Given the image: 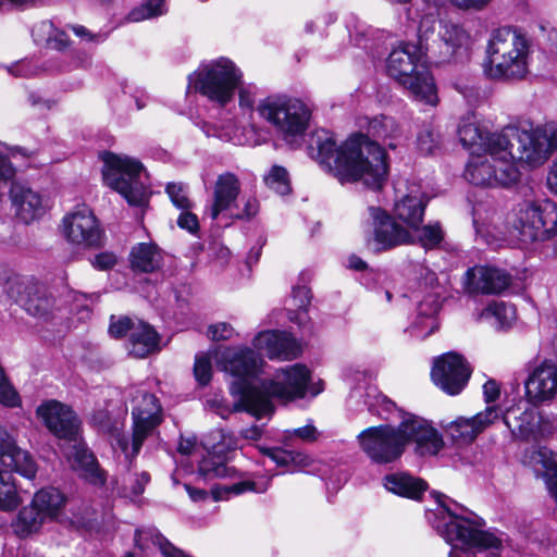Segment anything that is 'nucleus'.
Instances as JSON below:
<instances>
[{"instance_id":"f257e3e1","label":"nucleus","mask_w":557,"mask_h":557,"mask_svg":"<svg viewBox=\"0 0 557 557\" xmlns=\"http://www.w3.org/2000/svg\"><path fill=\"white\" fill-rule=\"evenodd\" d=\"M373 376V372L359 368L346 369L345 380L351 387L349 406H357L364 396L362 404L370 412L385 420L396 412L401 420L397 426L384 424L363 430L358 441L364 454L375 463H392L403 456L409 443H414L417 454L436 455L443 446L438 432L425 419L398 409L394 401L370 384Z\"/></svg>"},{"instance_id":"f03ea898","label":"nucleus","mask_w":557,"mask_h":557,"mask_svg":"<svg viewBox=\"0 0 557 557\" xmlns=\"http://www.w3.org/2000/svg\"><path fill=\"white\" fill-rule=\"evenodd\" d=\"M359 124L367 128V135L355 134L339 147L332 133L315 131L309 150L312 158L342 183L359 181L369 188L380 189L387 177V157L384 149L369 137L396 149L405 134L395 119L386 115L363 117Z\"/></svg>"},{"instance_id":"7ed1b4c3","label":"nucleus","mask_w":557,"mask_h":557,"mask_svg":"<svg viewBox=\"0 0 557 557\" xmlns=\"http://www.w3.org/2000/svg\"><path fill=\"white\" fill-rule=\"evenodd\" d=\"M216 367L235 380L231 394L238 397L234 411H247L257 419L274 412L273 399L288 403L305 397L311 379L300 363L280 368L271 379H260L263 360L250 348H225L215 357Z\"/></svg>"},{"instance_id":"20e7f679","label":"nucleus","mask_w":557,"mask_h":557,"mask_svg":"<svg viewBox=\"0 0 557 557\" xmlns=\"http://www.w3.org/2000/svg\"><path fill=\"white\" fill-rule=\"evenodd\" d=\"M487 151L470 157L465 177L473 185L496 187L516 184L518 164H543L557 148V123L548 122L530 129L507 127L486 141Z\"/></svg>"},{"instance_id":"39448f33","label":"nucleus","mask_w":557,"mask_h":557,"mask_svg":"<svg viewBox=\"0 0 557 557\" xmlns=\"http://www.w3.org/2000/svg\"><path fill=\"white\" fill-rule=\"evenodd\" d=\"M440 511L434 528L453 548L448 557H500L503 541L483 530L484 520L448 496L435 493Z\"/></svg>"},{"instance_id":"423d86ee","label":"nucleus","mask_w":557,"mask_h":557,"mask_svg":"<svg viewBox=\"0 0 557 557\" xmlns=\"http://www.w3.org/2000/svg\"><path fill=\"white\" fill-rule=\"evenodd\" d=\"M36 413L55 437L66 443L64 454L72 467L90 483L103 484L106 478L82 438V422L75 411L65 404L50 399L40 404Z\"/></svg>"},{"instance_id":"0eeeda50","label":"nucleus","mask_w":557,"mask_h":557,"mask_svg":"<svg viewBox=\"0 0 557 557\" xmlns=\"http://www.w3.org/2000/svg\"><path fill=\"white\" fill-rule=\"evenodd\" d=\"M532 41L519 28L494 29L486 44L484 71L490 78L522 81L530 73Z\"/></svg>"},{"instance_id":"6e6552de","label":"nucleus","mask_w":557,"mask_h":557,"mask_svg":"<svg viewBox=\"0 0 557 557\" xmlns=\"http://www.w3.org/2000/svg\"><path fill=\"white\" fill-rule=\"evenodd\" d=\"M425 53L422 47L416 44L399 45L392 50L386 60L387 73L407 89L414 100L436 106L438 97L433 76L421 63Z\"/></svg>"},{"instance_id":"1a4fd4ad","label":"nucleus","mask_w":557,"mask_h":557,"mask_svg":"<svg viewBox=\"0 0 557 557\" xmlns=\"http://www.w3.org/2000/svg\"><path fill=\"white\" fill-rule=\"evenodd\" d=\"M102 175L106 185L119 193L129 206L145 207L150 197L143 163L126 154L104 151Z\"/></svg>"},{"instance_id":"9d476101","label":"nucleus","mask_w":557,"mask_h":557,"mask_svg":"<svg viewBox=\"0 0 557 557\" xmlns=\"http://www.w3.org/2000/svg\"><path fill=\"white\" fill-rule=\"evenodd\" d=\"M256 110L287 143L306 133L312 113L308 103L286 94L267 96L259 101Z\"/></svg>"},{"instance_id":"9b49d317","label":"nucleus","mask_w":557,"mask_h":557,"mask_svg":"<svg viewBox=\"0 0 557 557\" xmlns=\"http://www.w3.org/2000/svg\"><path fill=\"white\" fill-rule=\"evenodd\" d=\"M243 72L226 58L202 64L188 76L187 92L194 89L221 107L233 100Z\"/></svg>"},{"instance_id":"f8f14e48","label":"nucleus","mask_w":557,"mask_h":557,"mask_svg":"<svg viewBox=\"0 0 557 557\" xmlns=\"http://www.w3.org/2000/svg\"><path fill=\"white\" fill-rule=\"evenodd\" d=\"M512 226L522 244L549 240L557 235V205L550 200L523 201L515 209Z\"/></svg>"},{"instance_id":"ddd939ff","label":"nucleus","mask_w":557,"mask_h":557,"mask_svg":"<svg viewBox=\"0 0 557 557\" xmlns=\"http://www.w3.org/2000/svg\"><path fill=\"white\" fill-rule=\"evenodd\" d=\"M533 404L519 401L506 409L502 408L500 418L512 436L521 441L539 440L554 430L553 424L544 419Z\"/></svg>"},{"instance_id":"4468645a","label":"nucleus","mask_w":557,"mask_h":557,"mask_svg":"<svg viewBox=\"0 0 557 557\" xmlns=\"http://www.w3.org/2000/svg\"><path fill=\"white\" fill-rule=\"evenodd\" d=\"M109 334L113 338L128 336V351L136 358H145L159 350L160 336L157 331L141 320L133 319L129 315H122L112 321L109 326Z\"/></svg>"},{"instance_id":"2eb2a0df","label":"nucleus","mask_w":557,"mask_h":557,"mask_svg":"<svg viewBox=\"0 0 557 557\" xmlns=\"http://www.w3.org/2000/svg\"><path fill=\"white\" fill-rule=\"evenodd\" d=\"M372 220V234L367 238L369 250L379 253L395 247L411 244L414 237L411 232L398 225L384 210L377 207H369Z\"/></svg>"},{"instance_id":"dca6fc26","label":"nucleus","mask_w":557,"mask_h":557,"mask_svg":"<svg viewBox=\"0 0 557 557\" xmlns=\"http://www.w3.org/2000/svg\"><path fill=\"white\" fill-rule=\"evenodd\" d=\"M133 403L132 457H136L146 437L161 423L162 408L158 398L145 391H137Z\"/></svg>"},{"instance_id":"f3484780","label":"nucleus","mask_w":557,"mask_h":557,"mask_svg":"<svg viewBox=\"0 0 557 557\" xmlns=\"http://www.w3.org/2000/svg\"><path fill=\"white\" fill-rule=\"evenodd\" d=\"M62 234L69 243L86 248L100 246L103 236L98 220L86 206H79L64 215Z\"/></svg>"},{"instance_id":"a211bd4d","label":"nucleus","mask_w":557,"mask_h":557,"mask_svg":"<svg viewBox=\"0 0 557 557\" xmlns=\"http://www.w3.org/2000/svg\"><path fill=\"white\" fill-rule=\"evenodd\" d=\"M470 375L469 364L456 352L436 358L431 370L433 383L448 395H458L466 387Z\"/></svg>"},{"instance_id":"6ab92c4d","label":"nucleus","mask_w":557,"mask_h":557,"mask_svg":"<svg viewBox=\"0 0 557 557\" xmlns=\"http://www.w3.org/2000/svg\"><path fill=\"white\" fill-rule=\"evenodd\" d=\"M510 283L511 276L506 271L487 265L469 268L462 276V288L468 295L500 294Z\"/></svg>"},{"instance_id":"aec40b11","label":"nucleus","mask_w":557,"mask_h":557,"mask_svg":"<svg viewBox=\"0 0 557 557\" xmlns=\"http://www.w3.org/2000/svg\"><path fill=\"white\" fill-rule=\"evenodd\" d=\"M502 414L499 406H486L473 417H458L445 426L451 440L459 445L472 443L481 433L497 422Z\"/></svg>"},{"instance_id":"412c9836","label":"nucleus","mask_w":557,"mask_h":557,"mask_svg":"<svg viewBox=\"0 0 557 557\" xmlns=\"http://www.w3.org/2000/svg\"><path fill=\"white\" fill-rule=\"evenodd\" d=\"M30 503L40 511L49 523L58 522L67 528L79 530L87 527L84 518H69L65 512L67 498L64 493L55 487H44L37 491Z\"/></svg>"},{"instance_id":"4be33fe9","label":"nucleus","mask_w":557,"mask_h":557,"mask_svg":"<svg viewBox=\"0 0 557 557\" xmlns=\"http://www.w3.org/2000/svg\"><path fill=\"white\" fill-rule=\"evenodd\" d=\"M525 397L530 404L552 401L557 396V366L543 361L536 366L524 381Z\"/></svg>"},{"instance_id":"5701e85b","label":"nucleus","mask_w":557,"mask_h":557,"mask_svg":"<svg viewBox=\"0 0 557 557\" xmlns=\"http://www.w3.org/2000/svg\"><path fill=\"white\" fill-rule=\"evenodd\" d=\"M253 346L272 360H293L301 354V346L289 333L269 330L253 338Z\"/></svg>"},{"instance_id":"b1692460","label":"nucleus","mask_w":557,"mask_h":557,"mask_svg":"<svg viewBox=\"0 0 557 557\" xmlns=\"http://www.w3.org/2000/svg\"><path fill=\"white\" fill-rule=\"evenodd\" d=\"M240 189V181L234 173L220 174L213 186L212 202L208 208L210 218L216 220L221 214L228 216L231 211L237 208Z\"/></svg>"},{"instance_id":"393cba45","label":"nucleus","mask_w":557,"mask_h":557,"mask_svg":"<svg viewBox=\"0 0 557 557\" xmlns=\"http://www.w3.org/2000/svg\"><path fill=\"white\" fill-rule=\"evenodd\" d=\"M10 198L16 216L26 224L40 219L47 210L42 196L23 183L12 184Z\"/></svg>"},{"instance_id":"a878e982","label":"nucleus","mask_w":557,"mask_h":557,"mask_svg":"<svg viewBox=\"0 0 557 557\" xmlns=\"http://www.w3.org/2000/svg\"><path fill=\"white\" fill-rule=\"evenodd\" d=\"M0 462L11 471L33 480L37 466L28 451L16 446L15 440L0 425Z\"/></svg>"},{"instance_id":"bb28decb","label":"nucleus","mask_w":557,"mask_h":557,"mask_svg":"<svg viewBox=\"0 0 557 557\" xmlns=\"http://www.w3.org/2000/svg\"><path fill=\"white\" fill-rule=\"evenodd\" d=\"M442 61L456 60L468 54L470 37L459 25L443 22L440 25L438 39L433 41Z\"/></svg>"},{"instance_id":"cd10ccee","label":"nucleus","mask_w":557,"mask_h":557,"mask_svg":"<svg viewBox=\"0 0 557 557\" xmlns=\"http://www.w3.org/2000/svg\"><path fill=\"white\" fill-rule=\"evenodd\" d=\"M429 202L426 195L418 187L403 196L394 207L395 216L407 225L409 231H418L423 221L424 210Z\"/></svg>"},{"instance_id":"c85d7f7f","label":"nucleus","mask_w":557,"mask_h":557,"mask_svg":"<svg viewBox=\"0 0 557 557\" xmlns=\"http://www.w3.org/2000/svg\"><path fill=\"white\" fill-rule=\"evenodd\" d=\"M91 423L99 432L113 438L112 445L119 447L126 459L133 458L132 438L122 432L123 423L119 418L113 417L108 409H99L92 413Z\"/></svg>"},{"instance_id":"c756f323","label":"nucleus","mask_w":557,"mask_h":557,"mask_svg":"<svg viewBox=\"0 0 557 557\" xmlns=\"http://www.w3.org/2000/svg\"><path fill=\"white\" fill-rule=\"evenodd\" d=\"M10 294H16L15 302L27 313H45L48 310L49 299L35 284L15 282L10 286Z\"/></svg>"},{"instance_id":"7c9ffc66","label":"nucleus","mask_w":557,"mask_h":557,"mask_svg":"<svg viewBox=\"0 0 557 557\" xmlns=\"http://www.w3.org/2000/svg\"><path fill=\"white\" fill-rule=\"evenodd\" d=\"M384 486L396 495L419 499L426 490V483L405 472L387 474L384 478Z\"/></svg>"},{"instance_id":"2f4dec72","label":"nucleus","mask_w":557,"mask_h":557,"mask_svg":"<svg viewBox=\"0 0 557 557\" xmlns=\"http://www.w3.org/2000/svg\"><path fill=\"white\" fill-rule=\"evenodd\" d=\"M48 523L40 511L29 503V505L20 509L16 517L12 520L11 527L16 536L26 539L39 533Z\"/></svg>"},{"instance_id":"473e14b6","label":"nucleus","mask_w":557,"mask_h":557,"mask_svg":"<svg viewBox=\"0 0 557 557\" xmlns=\"http://www.w3.org/2000/svg\"><path fill=\"white\" fill-rule=\"evenodd\" d=\"M129 263L135 271L153 272L162 263L161 251L153 243H139L129 252Z\"/></svg>"},{"instance_id":"72a5a7b5","label":"nucleus","mask_w":557,"mask_h":557,"mask_svg":"<svg viewBox=\"0 0 557 557\" xmlns=\"http://www.w3.org/2000/svg\"><path fill=\"white\" fill-rule=\"evenodd\" d=\"M493 134L483 133L475 123L471 122H463L458 128L460 143L470 150L471 156L487 151L486 141Z\"/></svg>"},{"instance_id":"f704fd0d","label":"nucleus","mask_w":557,"mask_h":557,"mask_svg":"<svg viewBox=\"0 0 557 557\" xmlns=\"http://www.w3.org/2000/svg\"><path fill=\"white\" fill-rule=\"evenodd\" d=\"M270 481L260 483L251 480H242L232 484H220L211 488L214 500H227L231 496L240 495L246 492L264 493L269 488Z\"/></svg>"},{"instance_id":"c9c22d12","label":"nucleus","mask_w":557,"mask_h":557,"mask_svg":"<svg viewBox=\"0 0 557 557\" xmlns=\"http://www.w3.org/2000/svg\"><path fill=\"white\" fill-rule=\"evenodd\" d=\"M33 36L37 41L51 44L53 48L61 50L69 44V36L54 27L52 22L42 21L33 27Z\"/></svg>"},{"instance_id":"e433bc0d","label":"nucleus","mask_w":557,"mask_h":557,"mask_svg":"<svg viewBox=\"0 0 557 557\" xmlns=\"http://www.w3.org/2000/svg\"><path fill=\"white\" fill-rule=\"evenodd\" d=\"M443 144L440 131L431 124L423 125L417 134L416 147L420 154L436 153Z\"/></svg>"},{"instance_id":"4c0bfd02","label":"nucleus","mask_w":557,"mask_h":557,"mask_svg":"<svg viewBox=\"0 0 557 557\" xmlns=\"http://www.w3.org/2000/svg\"><path fill=\"white\" fill-rule=\"evenodd\" d=\"M208 136H216L223 141H228L234 145H256L257 140L251 139L250 136H248V131L239 128L233 121H228L226 124H224L219 129H211L206 131Z\"/></svg>"},{"instance_id":"58836bf2","label":"nucleus","mask_w":557,"mask_h":557,"mask_svg":"<svg viewBox=\"0 0 557 557\" xmlns=\"http://www.w3.org/2000/svg\"><path fill=\"white\" fill-rule=\"evenodd\" d=\"M438 315H412L405 332L414 339H424L440 329Z\"/></svg>"},{"instance_id":"ea45409f","label":"nucleus","mask_w":557,"mask_h":557,"mask_svg":"<svg viewBox=\"0 0 557 557\" xmlns=\"http://www.w3.org/2000/svg\"><path fill=\"white\" fill-rule=\"evenodd\" d=\"M479 322L486 324L496 333L523 331L524 329L518 315H479Z\"/></svg>"},{"instance_id":"a19ab883","label":"nucleus","mask_w":557,"mask_h":557,"mask_svg":"<svg viewBox=\"0 0 557 557\" xmlns=\"http://www.w3.org/2000/svg\"><path fill=\"white\" fill-rule=\"evenodd\" d=\"M166 12L165 0H146L141 5L134 8L127 16L129 22H140L162 15Z\"/></svg>"},{"instance_id":"79ce46f5","label":"nucleus","mask_w":557,"mask_h":557,"mask_svg":"<svg viewBox=\"0 0 557 557\" xmlns=\"http://www.w3.org/2000/svg\"><path fill=\"white\" fill-rule=\"evenodd\" d=\"M263 181L265 185L278 195H287L290 191L289 176L285 168L273 165Z\"/></svg>"},{"instance_id":"37998d69","label":"nucleus","mask_w":557,"mask_h":557,"mask_svg":"<svg viewBox=\"0 0 557 557\" xmlns=\"http://www.w3.org/2000/svg\"><path fill=\"white\" fill-rule=\"evenodd\" d=\"M262 451L265 457L281 467L289 466L292 463L297 466L306 465L305 460L307 457L293 450H285L282 448H264Z\"/></svg>"},{"instance_id":"c03bdc74","label":"nucleus","mask_w":557,"mask_h":557,"mask_svg":"<svg viewBox=\"0 0 557 557\" xmlns=\"http://www.w3.org/2000/svg\"><path fill=\"white\" fill-rule=\"evenodd\" d=\"M18 504L20 497L14 483L10 481L9 476L5 478L0 472V510H13L18 506Z\"/></svg>"},{"instance_id":"a18cd8bd","label":"nucleus","mask_w":557,"mask_h":557,"mask_svg":"<svg viewBox=\"0 0 557 557\" xmlns=\"http://www.w3.org/2000/svg\"><path fill=\"white\" fill-rule=\"evenodd\" d=\"M0 404L15 408L21 406V397L8 380L4 370L0 367Z\"/></svg>"},{"instance_id":"49530a36","label":"nucleus","mask_w":557,"mask_h":557,"mask_svg":"<svg viewBox=\"0 0 557 557\" xmlns=\"http://www.w3.org/2000/svg\"><path fill=\"white\" fill-rule=\"evenodd\" d=\"M236 90L238 91L239 108L251 111L255 108L258 87L252 83H245L243 78H240V83L236 86Z\"/></svg>"},{"instance_id":"de8ad7c7","label":"nucleus","mask_w":557,"mask_h":557,"mask_svg":"<svg viewBox=\"0 0 557 557\" xmlns=\"http://www.w3.org/2000/svg\"><path fill=\"white\" fill-rule=\"evenodd\" d=\"M419 242L424 248H434L443 240V231L438 223L424 225L419 227Z\"/></svg>"},{"instance_id":"09e8293b","label":"nucleus","mask_w":557,"mask_h":557,"mask_svg":"<svg viewBox=\"0 0 557 557\" xmlns=\"http://www.w3.org/2000/svg\"><path fill=\"white\" fill-rule=\"evenodd\" d=\"M166 194L169 195L172 203L180 210H188L191 208V202L187 196L186 186L182 183H169L166 185Z\"/></svg>"},{"instance_id":"8fccbe9b","label":"nucleus","mask_w":557,"mask_h":557,"mask_svg":"<svg viewBox=\"0 0 557 557\" xmlns=\"http://www.w3.org/2000/svg\"><path fill=\"white\" fill-rule=\"evenodd\" d=\"M199 471L200 473L208 478V476H218V478H226L232 476L235 472L234 469L228 467L226 463L223 462H214L211 459H202L199 462Z\"/></svg>"},{"instance_id":"3c124183","label":"nucleus","mask_w":557,"mask_h":557,"mask_svg":"<svg viewBox=\"0 0 557 557\" xmlns=\"http://www.w3.org/2000/svg\"><path fill=\"white\" fill-rule=\"evenodd\" d=\"M436 17L433 14L425 15L421 18L418 34H419V45L418 47H422V50L428 52L429 50H435L434 44L432 46L429 45V35L433 34L435 30Z\"/></svg>"},{"instance_id":"603ef678","label":"nucleus","mask_w":557,"mask_h":557,"mask_svg":"<svg viewBox=\"0 0 557 557\" xmlns=\"http://www.w3.org/2000/svg\"><path fill=\"white\" fill-rule=\"evenodd\" d=\"M347 29L356 45H362L363 40H366L371 33V28L355 16H350L347 21Z\"/></svg>"},{"instance_id":"864d4df0","label":"nucleus","mask_w":557,"mask_h":557,"mask_svg":"<svg viewBox=\"0 0 557 557\" xmlns=\"http://www.w3.org/2000/svg\"><path fill=\"white\" fill-rule=\"evenodd\" d=\"M196 380L206 385L210 382L212 375L211 361L207 356H197L194 366Z\"/></svg>"},{"instance_id":"5fc2aeb1","label":"nucleus","mask_w":557,"mask_h":557,"mask_svg":"<svg viewBox=\"0 0 557 557\" xmlns=\"http://www.w3.org/2000/svg\"><path fill=\"white\" fill-rule=\"evenodd\" d=\"M234 334V329L231 324L225 322H220L215 324H211L207 330V336L211 341H227L232 338Z\"/></svg>"},{"instance_id":"6e6d98bb","label":"nucleus","mask_w":557,"mask_h":557,"mask_svg":"<svg viewBox=\"0 0 557 557\" xmlns=\"http://www.w3.org/2000/svg\"><path fill=\"white\" fill-rule=\"evenodd\" d=\"M311 292L307 286H297L293 289V301L297 311L307 312L311 302Z\"/></svg>"},{"instance_id":"4d7b16f0","label":"nucleus","mask_w":557,"mask_h":557,"mask_svg":"<svg viewBox=\"0 0 557 557\" xmlns=\"http://www.w3.org/2000/svg\"><path fill=\"white\" fill-rule=\"evenodd\" d=\"M259 211V202L256 197H247L244 203V208L239 211L234 212V210L231 211L228 214V218L231 219H251L253 218Z\"/></svg>"},{"instance_id":"13d9d810","label":"nucleus","mask_w":557,"mask_h":557,"mask_svg":"<svg viewBox=\"0 0 557 557\" xmlns=\"http://www.w3.org/2000/svg\"><path fill=\"white\" fill-rule=\"evenodd\" d=\"M287 437H298L304 442H313L317 440L318 431L313 426V424L309 423L301 428L287 430L286 431Z\"/></svg>"},{"instance_id":"bf43d9fd","label":"nucleus","mask_w":557,"mask_h":557,"mask_svg":"<svg viewBox=\"0 0 557 557\" xmlns=\"http://www.w3.org/2000/svg\"><path fill=\"white\" fill-rule=\"evenodd\" d=\"M117 258L113 252L104 251L95 256L91 261L94 268L104 271L112 269L116 264Z\"/></svg>"},{"instance_id":"052dcab7","label":"nucleus","mask_w":557,"mask_h":557,"mask_svg":"<svg viewBox=\"0 0 557 557\" xmlns=\"http://www.w3.org/2000/svg\"><path fill=\"white\" fill-rule=\"evenodd\" d=\"M500 396V386L495 380H487L483 385V397L486 406H496Z\"/></svg>"},{"instance_id":"680f3d73","label":"nucleus","mask_w":557,"mask_h":557,"mask_svg":"<svg viewBox=\"0 0 557 557\" xmlns=\"http://www.w3.org/2000/svg\"><path fill=\"white\" fill-rule=\"evenodd\" d=\"M493 0H449L450 4L463 11H482Z\"/></svg>"},{"instance_id":"e2e57ef3","label":"nucleus","mask_w":557,"mask_h":557,"mask_svg":"<svg viewBox=\"0 0 557 557\" xmlns=\"http://www.w3.org/2000/svg\"><path fill=\"white\" fill-rule=\"evenodd\" d=\"M177 225L183 230L195 233L199 227L198 218L196 214L191 213L189 209L182 210L177 219Z\"/></svg>"},{"instance_id":"0e129e2a","label":"nucleus","mask_w":557,"mask_h":557,"mask_svg":"<svg viewBox=\"0 0 557 557\" xmlns=\"http://www.w3.org/2000/svg\"><path fill=\"white\" fill-rule=\"evenodd\" d=\"M14 175V166L8 156L0 150V184L5 185Z\"/></svg>"},{"instance_id":"69168bd1","label":"nucleus","mask_w":557,"mask_h":557,"mask_svg":"<svg viewBox=\"0 0 557 557\" xmlns=\"http://www.w3.org/2000/svg\"><path fill=\"white\" fill-rule=\"evenodd\" d=\"M73 33L87 41L103 42L108 38V33H90L85 26H72Z\"/></svg>"},{"instance_id":"338daca9","label":"nucleus","mask_w":557,"mask_h":557,"mask_svg":"<svg viewBox=\"0 0 557 557\" xmlns=\"http://www.w3.org/2000/svg\"><path fill=\"white\" fill-rule=\"evenodd\" d=\"M517 307L510 301L506 300H494L492 301L487 308L486 313H516Z\"/></svg>"},{"instance_id":"774afa93","label":"nucleus","mask_w":557,"mask_h":557,"mask_svg":"<svg viewBox=\"0 0 557 557\" xmlns=\"http://www.w3.org/2000/svg\"><path fill=\"white\" fill-rule=\"evenodd\" d=\"M8 72L15 77H28L35 74L34 67L27 61H21L9 66Z\"/></svg>"}]
</instances>
